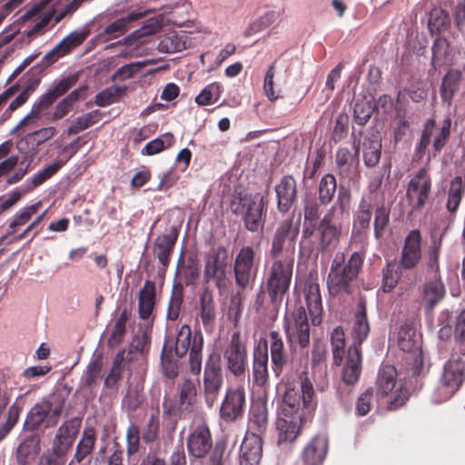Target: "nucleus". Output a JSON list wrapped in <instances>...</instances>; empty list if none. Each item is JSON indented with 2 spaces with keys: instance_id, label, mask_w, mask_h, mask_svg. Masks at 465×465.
Wrapping results in <instances>:
<instances>
[{
  "instance_id": "nucleus-33",
  "label": "nucleus",
  "mask_w": 465,
  "mask_h": 465,
  "mask_svg": "<svg viewBox=\"0 0 465 465\" xmlns=\"http://www.w3.org/2000/svg\"><path fill=\"white\" fill-rule=\"evenodd\" d=\"M249 426L256 434L263 433L268 426L267 402L257 400L252 402L249 413Z\"/></svg>"
},
{
  "instance_id": "nucleus-13",
  "label": "nucleus",
  "mask_w": 465,
  "mask_h": 465,
  "mask_svg": "<svg viewBox=\"0 0 465 465\" xmlns=\"http://www.w3.org/2000/svg\"><path fill=\"white\" fill-rule=\"evenodd\" d=\"M77 81L78 74H74L57 82L52 89L33 104L31 112L18 123L15 129H22L31 119L37 118L43 111L48 109L58 98L65 94Z\"/></svg>"
},
{
  "instance_id": "nucleus-1",
  "label": "nucleus",
  "mask_w": 465,
  "mask_h": 465,
  "mask_svg": "<svg viewBox=\"0 0 465 465\" xmlns=\"http://www.w3.org/2000/svg\"><path fill=\"white\" fill-rule=\"evenodd\" d=\"M298 385L288 382L282 403L281 417L276 421L278 443L292 442L300 433V428L306 417L316 408L314 388L306 371L298 376Z\"/></svg>"
},
{
  "instance_id": "nucleus-53",
  "label": "nucleus",
  "mask_w": 465,
  "mask_h": 465,
  "mask_svg": "<svg viewBox=\"0 0 465 465\" xmlns=\"http://www.w3.org/2000/svg\"><path fill=\"white\" fill-rule=\"evenodd\" d=\"M223 93V85L218 82H213L206 85L201 93L195 97L198 105L204 106L214 104L219 100Z\"/></svg>"
},
{
  "instance_id": "nucleus-64",
  "label": "nucleus",
  "mask_w": 465,
  "mask_h": 465,
  "mask_svg": "<svg viewBox=\"0 0 465 465\" xmlns=\"http://www.w3.org/2000/svg\"><path fill=\"white\" fill-rule=\"evenodd\" d=\"M123 91L124 90L118 86L106 88L96 94L95 104L98 106H106L116 103L123 94Z\"/></svg>"
},
{
  "instance_id": "nucleus-59",
  "label": "nucleus",
  "mask_w": 465,
  "mask_h": 465,
  "mask_svg": "<svg viewBox=\"0 0 465 465\" xmlns=\"http://www.w3.org/2000/svg\"><path fill=\"white\" fill-rule=\"evenodd\" d=\"M66 163L67 160H58L53 164H50L47 167L44 168L42 171L38 172L32 177L31 186L29 187V190H33L34 188L44 183L54 174H55Z\"/></svg>"
},
{
  "instance_id": "nucleus-37",
  "label": "nucleus",
  "mask_w": 465,
  "mask_h": 465,
  "mask_svg": "<svg viewBox=\"0 0 465 465\" xmlns=\"http://www.w3.org/2000/svg\"><path fill=\"white\" fill-rule=\"evenodd\" d=\"M445 285L440 277L435 278L424 283L422 288V298L430 310H432L445 296Z\"/></svg>"
},
{
  "instance_id": "nucleus-45",
  "label": "nucleus",
  "mask_w": 465,
  "mask_h": 465,
  "mask_svg": "<svg viewBox=\"0 0 465 465\" xmlns=\"http://www.w3.org/2000/svg\"><path fill=\"white\" fill-rule=\"evenodd\" d=\"M90 34L89 29L74 30L67 36L63 38L55 46L56 50L64 56L70 54L74 49L81 45Z\"/></svg>"
},
{
  "instance_id": "nucleus-46",
  "label": "nucleus",
  "mask_w": 465,
  "mask_h": 465,
  "mask_svg": "<svg viewBox=\"0 0 465 465\" xmlns=\"http://www.w3.org/2000/svg\"><path fill=\"white\" fill-rule=\"evenodd\" d=\"M124 354L125 351H118L113 361L111 369L105 376L104 385L107 389H114L117 386L119 381L123 379L124 371Z\"/></svg>"
},
{
  "instance_id": "nucleus-16",
  "label": "nucleus",
  "mask_w": 465,
  "mask_h": 465,
  "mask_svg": "<svg viewBox=\"0 0 465 465\" xmlns=\"http://www.w3.org/2000/svg\"><path fill=\"white\" fill-rule=\"evenodd\" d=\"M397 343L402 351L411 354V358L414 360L412 375H419L423 366L422 351L420 344V336L412 322L407 320L401 324Z\"/></svg>"
},
{
  "instance_id": "nucleus-25",
  "label": "nucleus",
  "mask_w": 465,
  "mask_h": 465,
  "mask_svg": "<svg viewBox=\"0 0 465 465\" xmlns=\"http://www.w3.org/2000/svg\"><path fill=\"white\" fill-rule=\"evenodd\" d=\"M277 209L282 213H288L297 201V183L292 175H283L275 186Z\"/></svg>"
},
{
  "instance_id": "nucleus-51",
  "label": "nucleus",
  "mask_w": 465,
  "mask_h": 465,
  "mask_svg": "<svg viewBox=\"0 0 465 465\" xmlns=\"http://www.w3.org/2000/svg\"><path fill=\"white\" fill-rule=\"evenodd\" d=\"M331 345L333 363L340 366L343 361L345 348V333L341 326L333 329L331 333Z\"/></svg>"
},
{
  "instance_id": "nucleus-57",
  "label": "nucleus",
  "mask_w": 465,
  "mask_h": 465,
  "mask_svg": "<svg viewBox=\"0 0 465 465\" xmlns=\"http://www.w3.org/2000/svg\"><path fill=\"white\" fill-rule=\"evenodd\" d=\"M374 106L372 102L366 99H359L353 106V119L359 125H365L373 114Z\"/></svg>"
},
{
  "instance_id": "nucleus-8",
  "label": "nucleus",
  "mask_w": 465,
  "mask_h": 465,
  "mask_svg": "<svg viewBox=\"0 0 465 465\" xmlns=\"http://www.w3.org/2000/svg\"><path fill=\"white\" fill-rule=\"evenodd\" d=\"M230 209L235 215H241L246 230L256 232L263 227L266 215L263 197L258 199L252 193H239L230 202Z\"/></svg>"
},
{
  "instance_id": "nucleus-49",
  "label": "nucleus",
  "mask_w": 465,
  "mask_h": 465,
  "mask_svg": "<svg viewBox=\"0 0 465 465\" xmlns=\"http://www.w3.org/2000/svg\"><path fill=\"white\" fill-rule=\"evenodd\" d=\"M183 304V286L182 282H174L171 297L168 302L166 317L169 321H176L179 318Z\"/></svg>"
},
{
  "instance_id": "nucleus-30",
  "label": "nucleus",
  "mask_w": 465,
  "mask_h": 465,
  "mask_svg": "<svg viewBox=\"0 0 465 465\" xmlns=\"http://www.w3.org/2000/svg\"><path fill=\"white\" fill-rule=\"evenodd\" d=\"M228 267V250L224 246L212 249L206 255L204 277L215 276L226 272Z\"/></svg>"
},
{
  "instance_id": "nucleus-7",
  "label": "nucleus",
  "mask_w": 465,
  "mask_h": 465,
  "mask_svg": "<svg viewBox=\"0 0 465 465\" xmlns=\"http://www.w3.org/2000/svg\"><path fill=\"white\" fill-rule=\"evenodd\" d=\"M65 401L62 392H55L35 403L27 413L24 429L32 432L41 427H54L60 420Z\"/></svg>"
},
{
  "instance_id": "nucleus-20",
  "label": "nucleus",
  "mask_w": 465,
  "mask_h": 465,
  "mask_svg": "<svg viewBox=\"0 0 465 465\" xmlns=\"http://www.w3.org/2000/svg\"><path fill=\"white\" fill-rule=\"evenodd\" d=\"M255 252L252 247L244 246L236 254L233 273L236 285L245 290L252 287L256 277L254 267Z\"/></svg>"
},
{
  "instance_id": "nucleus-39",
  "label": "nucleus",
  "mask_w": 465,
  "mask_h": 465,
  "mask_svg": "<svg viewBox=\"0 0 465 465\" xmlns=\"http://www.w3.org/2000/svg\"><path fill=\"white\" fill-rule=\"evenodd\" d=\"M102 368L103 359L102 355L99 354L90 361L83 373L80 383V389L82 391H87L89 394L93 393L96 381L100 377Z\"/></svg>"
},
{
  "instance_id": "nucleus-10",
  "label": "nucleus",
  "mask_w": 465,
  "mask_h": 465,
  "mask_svg": "<svg viewBox=\"0 0 465 465\" xmlns=\"http://www.w3.org/2000/svg\"><path fill=\"white\" fill-rule=\"evenodd\" d=\"M203 348L202 332L195 331L192 334L190 326L183 324L178 331L173 351L178 358H183L189 351L190 371L193 375H199L202 371Z\"/></svg>"
},
{
  "instance_id": "nucleus-34",
  "label": "nucleus",
  "mask_w": 465,
  "mask_h": 465,
  "mask_svg": "<svg viewBox=\"0 0 465 465\" xmlns=\"http://www.w3.org/2000/svg\"><path fill=\"white\" fill-rule=\"evenodd\" d=\"M40 450V439L35 434L25 437L16 450V460L20 465L34 461Z\"/></svg>"
},
{
  "instance_id": "nucleus-12",
  "label": "nucleus",
  "mask_w": 465,
  "mask_h": 465,
  "mask_svg": "<svg viewBox=\"0 0 465 465\" xmlns=\"http://www.w3.org/2000/svg\"><path fill=\"white\" fill-rule=\"evenodd\" d=\"M223 384L220 356L212 353L205 362L203 376V395L208 408H213L218 400Z\"/></svg>"
},
{
  "instance_id": "nucleus-18",
  "label": "nucleus",
  "mask_w": 465,
  "mask_h": 465,
  "mask_svg": "<svg viewBox=\"0 0 465 465\" xmlns=\"http://www.w3.org/2000/svg\"><path fill=\"white\" fill-rule=\"evenodd\" d=\"M352 145L354 152L348 147H339L335 153L336 173L341 179L355 180L359 174V153L361 139L352 134Z\"/></svg>"
},
{
  "instance_id": "nucleus-5",
  "label": "nucleus",
  "mask_w": 465,
  "mask_h": 465,
  "mask_svg": "<svg viewBox=\"0 0 465 465\" xmlns=\"http://www.w3.org/2000/svg\"><path fill=\"white\" fill-rule=\"evenodd\" d=\"M271 262L265 272V289L271 302L279 306L285 296H288L291 287L294 257L270 258Z\"/></svg>"
},
{
  "instance_id": "nucleus-32",
  "label": "nucleus",
  "mask_w": 465,
  "mask_h": 465,
  "mask_svg": "<svg viewBox=\"0 0 465 465\" xmlns=\"http://www.w3.org/2000/svg\"><path fill=\"white\" fill-rule=\"evenodd\" d=\"M381 138L379 134H371L362 143V159L367 168L376 167L381 156Z\"/></svg>"
},
{
  "instance_id": "nucleus-55",
  "label": "nucleus",
  "mask_w": 465,
  "mask_h": 465,
  "mask_svg": "<svg viewBox=\"0 0 465 465\" xmlns=\"http://www.w3.org/2000/svg\"><path fill=\"white\" fill-rule=\"evenodd\" d=\"M390 223V209L384 204L377 207L374 212L373 233L376 240L383 237L384 231Z\"/></svg>"
},
{
  "instance_id": "nucleus-24",
  "label": "nucleus",
  "mask_w": 465,
  "mask_h": 465,
  "mask_svg": "<svg viewBox=\"0 0 465 465\" xmlns=\"http://www.w3.org/2000/svg\"><path fill=\"white\" fill-rule=\"evenodd\" d=\"M178 235L179 230L175 226H172L168 233L160 234L153 241V253L163 270L169 266Z\"/></svg>"
},
{
  "instance_id": "nucleus-60",
  "label": "nucleus",
  "mask_w": 465,
  "mask_h": 465,
  "mask_svg": "<svg viewBox=\"0 0 465 465\" xmlns=\"http://www.w3.org/2000/svg\"><path fill=\"white\" fill-rule=\"evenodd\" d=\"M320 201L313 196H306L303 199V215L304 223H318L321 216Z\"/></svg>"
},
{
  "instance_id": "nucleus-36",
  "label": "nucleus",
  "mask_w": 465,
  "mask_h": 465,
  "mask_svg": "<svg viewBox=\"0 0 465 465\" xmlns=\"http://www.w3.org/2000/svg\"><path fill=\"white\" fill-rule=\"evenodd\" d=\"M176 277H179L181 282L186 286L195 283L199 277V264L194 257H188L184 261L183 253L182 252L177 262Z\"/></svg>"
},
{
  "instance_id": "nucleus-22",
  "label": "nucleus",
  "mask_w": 465,
  "mask_h": 465,
  "mask_svg": "<svg viewBox=\"0 0 465 465\" xmlns=\"http://www.w3.org/2000/svg\"><path fill=\"white\" fill-rule=\"evenodd\" d=\"M268 342L261 339L252 351V374L254 387L265 389L269 384Z\"/></svg>"
},
{
  "instance_id": "nucleus-54",
  "label": "nucleus",
  "mask_w": 465,
  "mask_h": 465,
  "mask_svg": "<svg viewBox=\"0 0 465 465\" xmlns=\"http://www.w3.org/2000/svg\"><path fill=\"white\" fill-rule=\"evenodd\" d=\"M450 22V15L447 11L441 8H434L430 13L428 26L431 35H434L446 30Z\"/></svg>"
},
{
  "instance_id": "nucleus-26",
  "label": "nucleus",
  "mask_w": 465,
  "mask_h": 465,
  "mask_svg": "<svg viewBox=\"0 0 465 465\" xmlns=\"http://www.w3.org/2000/svg\"><path fill=\"white\" fill-rule=\"evenodd\" d=\"M262 457L260 435L247 432L240 448V465H259Z\"/></svg>"
},
{
  "instance_id": "nucleus-9",
  "label": "nucleus",
  "mask_w": 465,
  "mask_h": 465,
  "mask_svg": "<svg viewBox=\"0 0 465 465\" xmlns=\"http://www.w3.org/2000/svg\"><path fill=\"white\" fill-rule=\"evenodd\" d=\"M335 207L331 206L323 217L318 222L309 223L302 229V238H311L315 232L318 239L317 248L322 252L333 251L340 243L341 235V225L334 222Z\"/></svg>"
},
{
  "instance_id": "nucleus-29",
  "label": "nucleus",
  "mask_w": 465,
  "mask_h": 465,
  "mask_svg": "<svg viewBox=\"0 0 465 465\" xmlns=\"http://www.w3.org/2000/svg\"><path fill=\"white\" fill-rule=\"evenodd\" d=\"M270 351L272 363V371L276 377H279L287 362V355L283 340L277 331L269 333Z\"/></svg>"
},
{
  "instance_id": "nucleus-47",
  "label": "nucleus",
  "mask_w": 465,
  "mask_h": 465,
  "mask_svg": "<svg viewBox=\"0 0 465 465\" xmlns=\"http://www.w3.org/2000/svg\"><path fill=\"white\" fill-rule=\"evenodd\" d=\"M161 364L163 374L167 378L173 379L178 375V363L173 356V340L170 338L167 339L163 344L161 354Z\"/></svg>"
},
{
  "instance_id": "nucleus-58",
  "label": "nucleus",
  "mask_w": 465,
  "mask_h": 465,
  "mask_svg": "<svg viewBox=\"0 0 465 465\" xmlns=\"http://www.w3.org/2000/svg\"><path fill=\"white\" fill-rule=\"evenodd\" d=\"M399 269L401 268L397 267L394 262H387L386 266L382 269L381 288L384 292H390L396 287L401 273Z\"/></svg>"
},
{
  "instance_id": "nucleus-23",
  "label": "nucleus",
  "mask_w": 465,
  "mask_h": 465,
  "mask_svg": "<svg viewBox=\"0 0 465 465\" xmlns=\"http://www.w3.org/2000/svg\"><path fill=\"white\" fill-rule=\"evenodd\" d=\"M421 233L420 230H411L405 237L401 251L399 267L403 270L414 269L421 261Z\"/></svg>"
},
{
  "instance_id": "nucleus-31",
  "label": "nucleus",
  "mask_w": 465,
  "mask_h": 465,
  "mask_svg": "<svg viewBox=\"0 0 465 465\" xmlns=\"http://www.w3.org/2000/svg\"><path fill=\"white\" fill-rule=\"evenodd\" d=\"M371 204L362 197L353 215L352 235L366 237L371 220Z\"/></svg>"
},
{
  "instance_id": "nucleus-63",
  "label": "nucleus",
  "mask_w": 465,
  "mask_h": 465,
  "mask_svg": "<svg viewBox=\"0 0 465 465\" xmlns=\"http://www.w3.org/2000/svg\"><path fill=\"white\" fill-rule=\"evenodd\" d=\"M160 52L173 54L185 49V42L177 35H170L163 37L158 45Z\"/></svg>"
},
{
  "instance_id": "nucleus-35",
  "label": "nucleus",
  "mask_w": 465,
  "mask_h": 465,
  "mask_svg": "<svg viewBox=\"0 0 465 465\" xmlns=\"http://www.w3.org/2000/svg\"><path fill=\"white\" fill-rule=\"evenodd\" d=\"M155 304V282L145 281L143 287L139 292L138 312L143 320H147L153 313Z\"/></svg>"
},
{
  "instance_id": "nucleus-43",
  "label": "nucleus",
  "mask_w": 465,
  "mask_h": 465,
  "mask_svg": "<svg viewBox=\"0 0 465 465\" xmlns=\"http://www.w3.org/2000/svg\"><path fill=\"white\" fill-rule=\"evenodd\" d=\"M337 192V180L332 173H325L320 180L317 193L320 203L329 205L334 199Z\"/></svg>"
},
{
  "instance_id": "nucleus-27",
  "label": "nucleus",
  "mask_w": 465,
  "mask_h": 465,
  "mask_svg": "<svg viewBox=\"0 0 465 465\" xmlns=\"http://www.w3.org/2000/svg\"><path fill=\"white\" fill-rule=\"evenodd\" d=\"M81 420L72 418L58 429L55 436V449L61 454H65L73 446L81 427Z\"/></svg>"
},
{
  "instance_id": "nucleus-28",
  "label": "nucleus",
  "mask_w": 465,
  "mask_h": 465,
  "mask_svg": "<svg viewBox=\"0 0 465 465\" xmlns=\"http://www.w3.org/2000/svg\"><path fill=\"white\" fill-rule=\"evenodd\" d=\"M328 450V440L324 436L316 435L304 447L302 452L303 465H321Z\"/></svg>"
},
{
  "instance_id": "nucleus-41",
  "label": "nucleus",
  "mask_w": 465,
  "mask_h": 465,
  "mask_svg": "<svg viewBox=\"0 0 465 465\" xmlns=\"http://www.w3.org/2000/svg\"><path fill=\"white\" fill-rule=\"evenodd\" d=\"M305 300L309 313L312 317V324H320L322 322L321 315L322 312V302L318 284L309 286L305 295Z\"/></svg>"
},
{
  "instance_id": "nucleus-52",
  "label": "nucleus",
  "mask_w": 465,
  "mask_h": 465,
  "mask_svg": "<svg viewBox=\"0 0 465 465\" xmlns=\"http://www.w3.org/2000/svg\"><path fill=\"white\" fill-rule=\"evenodd\" d=\"M142 13L131 12L127 15L116 19L110 25H108L104 30L106 35H110L113 37H117L124 34L127 31L128 25L134 21H136L143 17Z\"/></svg>"
},
{
  "instance_id": "nucleus-40",
  "label": "nucleus",
  "mask_w": 465,
  "mask_h": 465,
  "mask_svg": "<svg viewBox=\"0 0 465 465\" xmlns=\"http://www.w3.org/2000/svg\"><path fill=\"white\" fill-rule=\"evenodd\" d=\"M200 318L205 328H212L215 318V303L213 300V294L211 290L205 288L203 290L200 296Z\"/></svg>"
},
{
  "instance_id": "nucleus-48",
  "label": "nucleus",
  "mask_w": 465,
  "mask_h": 465,
  "mask_svg": "<svg viewBox=\"0 0 465 465\" xmlns=\"http://www.w3.org/2000/svg\"><path fill=\"white\" fill-rule=\"evenodd\" d=\"M96 441V431L94 427H85L82 438L76 446L74 458L81 462L85 457L91 454Z\"/></svg>"
},
{
  "instance_id": "nucleus-62",
  "label": "nucleus",
  "mask_w": 465,
  "mask_h": 465,
  "mask_svg": "<svg viewBox=\"0 0 465 465\" xmlns=\"http://www.w3.org/2000/svg\"><path fill=\"white\" fill-rule=\"evenodd\" d=\"M174 137L171 133H166L163 139L156 138L145 144L143 148V154L153 155L162 152L164 148H169L173 145Z\"/></svg>"
},
{
  "instance_id": "nucleus-50",
  "label": "nucleus",
  "mask_w": 465,
  "mask_h": 465,
  "mask_svg": "<svg viewBox=\"0 0 465 465\" xmlns=\"http://www.w3.org/2000/svg\"><path fill=\"white\" fill-rule=\"evenodd\" d=\"M464 190L465 185L461 176L454 177L450 184V189L448 191V200L446 203V208L450 213H454L457 211L462 199Z\"/></svg>"
},
{
  "instance_id": "nucleus-17",
  "label": "nucleus",
  "mask_w": 465,
  "mask_h": 465,
  "mask_svg": "<svg viewBox=\"0 0 465 465\" xmlns=\"http://www.w3.org/2000/svg\"><path fill=\"white\" fill-rule=\"evenodd\" d=\"M431 178L426 167L420 168L410 180L406 197L415 211H420L427 203L431 191Z\"/></svg>"
},
{
  "instance_id": "nucleus-3",
  "label": "nucleus",
  "mask_w": 465,
  "mask_h": 465,
  "mask_svg": "<svg viewBox=\"0 0 465 465\" xmlns=\"http://www.w3.org/2000/svg\"><path fill=\"white\" fill-rule=\"evenodd\" d=\"M369 332L366 300L360 296L351 329L352 343L348 349L341 372L344 383L354 385L360 379L362 369L361 343L367 339Z\"/></svg>"
},
{
  "instance_id": "nucleus-15",
  "label": "nucleus",
  "mask_w": 465,
  "mask_h": 465,
  "mask_svg": "<svg viewBox=\"0 0 465 465\" xmlns=\"http://www.w3.org/2000/svg\"><path fill=\"white\" fill-rule=\"evenodd\" d=\"M226 369L233 376L239 378L244 376L248 367V353L245 341L241 332L232 334L231 341L223 351Z\"/></svg>"
},
{
  "instance_id": "nucleus-4",
  "label": "nucleus",
  "mask_w": 465,
  "mask_h": 465,
  "mask_svg": "<svg viewBox=\"0 0 465 465\" xmlns=\"http://www.w3.org/2000/svg\"><path fill=\"white\" fill-rule=\"evenodd\" d=\"M188 454L195 460H203L209 454L205 465H226L229 460L227 444L224 440L213 443V437L207 424L197 425L189 433L186 440Z\"/></svg>"
},
{
  "instance_id": "nucleus-14",
  "label": "nucleus",
  "mask_w": 465,
  "mask_h": 465,
  "mask_svg": "<svg viewBox=\"0 0 465 465\" xmlns=\"http://www.w3.org/2000/svg\"><path fill=\"white\" fill-rule=\"evenodd\" d=\"M283 328L291 349L295 345L302 349L308 347L310 325L303 307H300L290 316L285 317Z\"/></svg>"
},
{
  "instance_id": "nucleus-2",
  "label": "nucleus",
  "mask_w": 465,
  "mask_h": 465,
  "mask_svg": "<svg viewBox=\"0 0 465 465\" xmlns=\"http://www.w3.org/2000/svg\"><path fill=\"white\" fill-rule=\"evenodd\" d=\"M363 262L364 254L359 252H352L347 261L343 252L337 253L331 261L327 276L329 294L332 297L352 294L357 287Z\"/></svg>"
},
{
  "instance_id": "nucleus-38",
  "label": "nucleus",
  "mask_w": 465,
  "mask_h": 465,
  "mask_svg": "<svg viewBox=\"0 0 465 465\" xmlns=\"http://www.w3.org/2000/svg\"><path fill=\"white\" fill-rule=\"evenodd\" d=\"M462 73L459 69H450L443 76L440 87V97L443 102L451 104L455 94L460 88Z\"/></svg>"
},
{
  "instance_id": "nucleus-6",
  "label": "nucleus",
  "mask_w": 465,
  "mask_h": 465,
  "mask_svg": "<svg viewBox=\"0 0 465 465\" xmlns=\"http://www.w3.org/2000/svg\"><path fill=\"white\" fill-rule=\"evenodd\" d=\"M199 382L191 378L184 379L176 388L177 400L164 397L163 401V416L173 420L175 427L179 420H183L193 413L198 404Z\"/></svg>"
},
{
  "instance_id": "nucleus-19",
  "label": "nucleus",
  "mask_w": 465,
  "mask_h": 465,
  "mask_svg": "<svg viewBox=\"0 0 465 465\" xmlns=\"http://www.w3.org/2000/svg\"><path fill=\"white\" fill-rule=\"evenodd\" d=\"M246 409V392L242 385L228 388L222 401L219 414L226 422L241 420Z\"/></svg>"
},
{
  "instance_id": "nucleus-42",
  "label": "nucleus",
  "mask_w": 465,
  "mask_h": 465,
  "mask_svg": "<svg viewBox=\"0 0 465 465\" xmlns=\"http://www.w3.org/2000/svg\"><path fill=\"white\" fill-rule=\"evenodd\" d=\"M397 371L392 365L382 366L376 381L377 393L381 396H387L396 386Z\"/></svg>"
},
{
  "instance_id": "nucleus-44",
  "label": "nucleus",
  "mask_w": 465,
  "mask_h": 465,
  "mask_svg": "<svg viewBox=\"0 0 465 465\" xmlns=\"http://www.w3.org/2000/svg\"><path fill=\"white\" fill-rule=\"evenodd\" d=\"M450 43L444 37H437L431 47V67L434 70L440 69L448 64L450 55Z\"/></svg>"
},
{
  "instance_id": "nucleus-61",
  "label": "nucleus",
  "mask_w": 465,
  "mask_h": 465,
  "mask_svg": "<svg viewBox=\"0 0 465 465\" xmlns=\"http://www.w3.org/2000/svg\"><path fill=\"white\" fill-rule=\"evenodd\" d=\"M441 247V236L437 237V235H431L430 245L429 246L428 254H427V269L438 273L440 270L439 265V255L440 250Z\"/></svg>"
},
{
  "instance_id": "nucleus-21",
  "label": "nucleus",
  "mask_w": 465,
  "mask_h": 465,
  "mask_svg": "<svg viewBox=\"0 0 465 465\" xmlns=\"http://www.w3.org/2000/svg\"><path fill=\"white\" fill-rule=\"evenodd\" d=\"M465 380V362L461 359H450L444 365L441 375L443 396L441 401L450 398Z\"/></svg>"
},
{
  "instance_id": "nucleus-11",
  "label": "nucleus",
  "mask_w": 465,
  "mask_h": 465,
  "mask_svg": "<svg viewBox=\"0 0 465 465\" xmlns=\"http://www.w3.org/2000/svg\"><path fill=\"white\" fill-rule=\"evenodd\" d=\"M300 232L299 224L293 218L282 221L275 228L271 240L269 258L294 257L296 241Z\"/></svg>"
},
{
  "instance_id": "nucleus-56",
  "label": "nucleus",
  "mask_w": 465,
  "mask_h": 465,
  "mask_svg": "<svg viewBox=\"0 0 465 465\" xmlns=\"http://www.w3.org/2000/svg\"><path fill=\"white\" fill-rule=\"evenodd\" d=\"M128 320L127 311L124 310L116 319L108 339L110 347L118 346L124 340L126 333V322Z\"/></svg>"
}]
</instances>
